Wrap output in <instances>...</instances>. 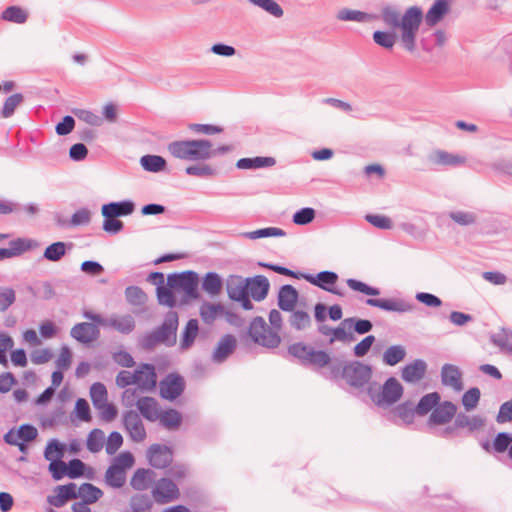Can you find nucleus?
I'll return each instance as SVG.
<instances>
[{"label":"nucleus","instance_id":"f257e3e1","mask_svg":"<svg viewBox=\"0 0 512 512\" xmlns=\"http://www.w3.org/2000/svg\"><path fill=\"white\" fill-rule=\"evenodd\" d=\"M287 353L301 366L320 371L328 367L323 376L329 380L343 379L355 394L364 402H372L378 407H384V384L371 381L372 368L358 360L332 363L330 354L318 350L304 342H295L288 346Z\"/></svg>","mask_w":512,"mask_h":512},{"label":"nucleus","instance_id":"f03ea898","mask_svg":"<svg viewBox=\"0 0 512 512\" xmlns=\"http://www.w3.org/2000/svg\"><path fill=\"white\" fill-rule=\"evenodd\" d=\"M386 25L394 28V33L386 32V49L397 46L410 55L418 52L417 37L423 22V10L419 6L408 7L403 14L393 6H386Z\"/></svg>","mask_w":512,"mask_h":512},{"label":"nucleus","instance_id":"7ed1b4c3","mask_svg":"<svg viewBox=\"0 0 512 512\" xmlns=\"http://www.w3.org/2000/svg\"><path fill=\"white\" fill-rule=\"evenodd\" d=\"M178 326V313L169 310L158 327L142 336L140 346L147 351H152L158 344H164L167 347L174 346L177 342Z\"/></svg>","mask_w":512,"mask_h":512},{"label":"nucleus","instance_id":"20e7f679","mask_svg":"<svg viewBox=\"0 0 512 512\" xmlns=\"http://www.w3.org/2000/svg\"><path fill=\"white\" fill-rule=\"evenodd\" d=\"M199 275L193 270L183 272H174L167 275V285L171 289V295L181 294V304H188L192 300L200 297Z\"/></svg>","mask_w":512,"mask_h":512},{"label":"nucleus","instance_id":"39448f33","mask_svg":"<svg viewBox=\"0 0 512 512\" xmlns=\"http://www.w3.org/2000/svg\"><path fill=\"white\" fill-rule=\"evenodd\" d=\"M209 147L204 139L177 140L168 144L169 153L177 159L188 161L208 160L206 149Z\"/></svg>","mask_w":512,"mask_h":512},{"label":"nucleus","instance_id":"423d86ee","mask_svg":"<svg viewBox=\"0 0 512 512\" xmlns=\"http://www.w3.org/2000/svg\"><path fill=\"white\" fill-rule=\"evenodd\" d=\"M135 459L131 452L123 451L116 456L105 472V482L108 486L118 489L126 482V470L134 465Z\"/></svg>","mask_w":512,"mask_h":512},{"label":"nucleus","instance_id":"0eeeda50","mask_svg":"<svg viewBox=\"0 0 512 512\" xmlns=\"http://www.w3.org/2000/svg\"><path fill=\"white\" fill-rule=\"evenodd\" d=\"M248 335L254 343L266 348H276L281 342L278 332L269 328L260 316L253 318L250 322Z\"/></svg>","mask_w":512,"mask_h":512},{"label":"nucleus","instance_id":"6e6552de","mask_svg":"<svg viewBox=\"0 0 512 512\" xmlns=\"http://www.w3.org/2000/svg\"><path fill=\"white\" fill-rule=\"evenodd\" d=\"M302 279L310 284L337 296H343V292L335 287L339 276L334 271H321L316 275L310 273L301 274Z\"/></svg>","mask_w":512,"mask_h":512},{"label":"nucleus","instance_id":"1a4fd4ad","mask_svg":"<svg viewBox=\"0 0 512 512\" xmlns=\"http://www.w3.org/2000/svg\"><path fill=\"white\" fill-rule=\"evenodd\" d=\"M160 396L173 401L182 395L185 389L184 378L177 373H170L160 381Z\"/></svg>","mask_w":512,"mask_h":512},{"label":"nucleus","instance_id":"9d476101","mask_svg":"<svg viewBox=\"0 0 512 512\" xmlns=\"http://www.w3.org/2000/svg\"><path fill=\"white\" fill-rule=\"evenodd\" d=\"M57 447L59 449V441L57 439H50L46 445L44 451V457L47 461H50L48 470L51 473L52 478L55 481L61 480L64 476H67V464L61 460L62 453L59 451L57 455H51V448Z\"/></svg>","mask_w":512,"mask_h":512},{"label":"nucleus","instance_id":"9b49d317","mask_svg":"<svg viewBox=\"0 0 512 512\" xmlns=\"http://www.w3.org/2000/svg\"><path fill=\"white\" fill-rule=\"evenodd\" d=\"M147 280L156 286L157 300L160 305L171 309L176 306V297L171 295V289L167 284L165 285V278L162 272H151Z\"/></svg>","mask_w":512,"mask_h":512},{"label":"nucleus","instance_id":"f8f14e48","mask_svg":"<svg viewBox=\"0 0 512 512\" xmlns=\"http://www.w3.org/2000/svg\"><path fill=\"white\" fill-rule=\"evenodd\" d=\"M147 458L152 467L165 469L173 461V452L169 446L155 443L147 449Z\"/></svg>","mask_w":512,"mask_h":512},{"label":"nucleus","instance_id":"ddd939ff","mask_svg":"<svg viewBox=\"0 0 512 512\" xmlns=\"http://www.w3.org/2000/svg\"><path fill=\"white\" fill-rule=\"evenodd\" d=\"M152 495L159 504H166L180 496L179 488L170 478H161L152 490Z\"/></svg>","mask_w":512,"mask_h":512},{"label":"nucleus","instance_id":"4468645a","mask_svg":"<svg viewBox=\"0 0 512 512\" xmlns=\"http://www.w3.org/2000/svg\"><path fill=\"white\" fill-rule=\"evenodd\" d=\"M122 422L133 441L142 442L146 438L145 427L137 412L134 410L125 411L123 413Z\"/></svg>","mask_w":512,"mask_h":512},{"label":"nucleus","instance_id":"2eb2a0df","mask_svg":"<svg viewBox=\"0 0 512 512\" xmlns=\"http://www.w3.org/2000/svg\"><path fill=\"white\" fill-rule=\"evenodd\" d=\"M454 0H435L428 11L423 13V21L428 27H434L440 23L451 10Z\"/></svg>","mask_w":512,"mask_h":512},{"label":"nucleus","instance_id":"dca6fc26","mask_svg":"<svg viewBox=\"0 0 512 512\" xmlns=\"http://www.w3.org/2000/svg\"><path fill=\"white\" fill-rule=\"evenodd\" d=\"M70 335L78 342L88 344L99 338L100 330L98 326L93 323L81 322L72 327Z\"/></svg>","mask_w":512,"mask_h":512},{"label":"nucleus","instance_id":"f3484780","mask_svg":"<svg viewBox=\"0 0 512 512\" xmlns=\"http://www.w3.org/2000/svg\"><path fill=\"white\" fill-rule=\"evenodd\" d=\"M248 295L255 301L264 300L270 290V283L264 275L247 277Z\"/></svg>","mask_w":512,"mask_h":512},{"label":"nucleus","instance_id":"a211bd4d","mask_svg":"<svg viewBox=\"0 0 512 512\" xmlns=\"http://www.w3.org/2000/svg\"><path fill=\"white\" fill-rule=\"evenodd\" d=\"M457 407L450 401L438 403L429 417V424L443 425L455 416Z\"/></svg>","mask_w":512,"mask_h":512},{"label":"nucleus","instance_id":"6ab92c4d","mask_svg":"<svg viewBox=\"0 0 512 512\" xmlns=\"http://www.w3.org/2000/svg\"><path fill=\"white\" fill-rule=\"evenodd\" d=\"M299 293L297 289L290 285H282L278 292L277 304L280 310L292 312L298 302Z\"/></svg>","mask_w":512,"mask_h":512},{"label":"nucleus","instance_id":"aec40b11","mask_svg":"<svg viewBox=\"0 0 512 512\" xmlns=\"http://www.w3.org/2000/svg\"><path fill=\"white\" fill-rule=\"evenodd\" d=\"M429 163L436 166H461L466 163V158L452 154L444 150H434L428 155Z\"/></svg>","mask_w":512,"mask_h":512},{"label":"nucleus","instance_id":"412c9836","mask_svg":"<svg viewBox=\"0 0 512 512\" xmlns=\"http://www.w3.org/2000/svg\"><path fill=\"white\" fill-rule=\"evenodd\" d=\"M9 248H0V261L19 256L37 246V242L31 239L17 238L10 241Z\"/></svg>","mask_w":512,"mask_h":512},{"label":"nucleus","instance_id":"4be33fe9","mask_svg":"<svg viewBox=\"0 0 512 512\" xmlns=\"http://www.w3.org/2000/svg\"><path fill=\"white\" fill-rule=\"evenodd\" d=\"M237 341L236 338L231 334H225L217 343L213 354L212 360L215 363H222L229 355H231L236 349Z\"/></svg>","mask_w":512,"mask_h":512},{"label":"nucleus","instance_id":"5701e85b","mask_svg":"<svg viewBox=\"0 0 512 512\" xmlns=\"http://www.w3.org/2000/svg\"><path fill=\"white\" fill-rule=\"evenodd\" d=\"M134 210L135 203L133 201L122 200L102 205L101 213H105L110 218H118L131 215Z\"/></svg>","mask_w":512,"mask_h":512},{"label":"nucleus","instance_id":"b1692460","mask_svg":"<svg viewBox=\"0 0 512 512\" xmlns=\"http://www.w3.org/2000/svg\"><path fill=\"white\" fill-rule=\"evenodd\" d=\"M21 211L29 216H35L39 213L40 209L38 205L34 203L21 205L20 203L8 199H0V215L18 214Z\"/></svg>","mask_w":512,"mask_h":512},{"label":"nucleus","instance_id":"393cba45","mask_svg":"<svg viewBox=\"0 0 512 512\" xmlns=\"http://www.w3.org/2000/svg\"><path fill=\"white\" fill-rule=\"evenodd\" d=\"M441 381L443 385L449 386L457 392L463 389L462 373L455 365H443L441 369Z\"/></svg>","mask_w":512,"mask_h":512},{"label":"nucleus","instance_id":"a878e982","mask_svg":"<svg viewBox=\"0 0 512 512\" xmlns=\"http://www.w3.org/2000/svg\"><path fill=\"white\" fill-rule=\"evenodd\" d=\"M484 426V420L480 416H468L464 413H459L456 416L454 426L448 427L444 430V434H451L456 428H467L470 432L479 430Z\"/></svg>","mask_w":512,"mask_h":512},{"label":"nucleus","instance_id":"bb28decb","mask_svg":"<svg viewBox=\"0 0 512 512\" xmlns=\"http://www.w3.org/2000/svg\"><path fill=\"white\" fill-rule=\"evenodd\" d=\"M427 364L422 359H416L402 369V379L407 383H417L423 379Z\"/></svg>","mask_w":512,"mask_h":512},{"label":"nucleus","instance_id":"cd10ccee","mask_svg":"<svg viewBox=\"0 0 512 512\" xmlns=\"http://www.w3.org/2000/svg\"><path fill=\"white\" fill-rule=\"evenodd\" d=\"M226 291L232 301L248 295L247 278L239 275H230L226 280Z\"/></svg>","mask_w":512,"mask_h":512},{"label":"nucleus","instance_id":"c85d7f7f","mask_svg":"<svg viewBox=\"0 0 512 512\" xmlns=\"http://www.w3.org/2000/svg\"><path fill=\"white\" fill-rule=\"evenodd\" d=\"M155 472L151 469L138 468L130 479V486L136 491L147 490L155 481Z\"/></svg>","mask_w":512,"mask_h":512},{"label":"nucleus","instance_id":"c756f323","mask_svg":"<svg viewBox=\"0 0 512 512\" xmlns=\"http://www.w3.org/2000/svg\"><path fill=\"white\" fill-rule=\"evenodd\" d=\"M199 333V322L197 319H189L183 328L180 336L179 348L182 351L190 349Z\"/></svg>","mask_w":512,"mask_h":512},{"label":"nucleus","instance_id":"7c9ffc66","mask_svg":"<svg viewBox=\"0 0 512 512\" xmlns=\"http://www.w3.org/2000/svg\"><path fill=\"white\" fill-rule=\"evenodd\" d=\"M136 406L146 420L153 422L159 418L158 402L155 398L142 397L136 401Z\"/></svg>","mask_w":512,"mask_h":512},{"label":"nucleus","instance_id":"2f4dec72","mask_svg":"<svg viewBox=\"0 0 512 512\" xmlns=\"http://www.w3.org/2000/svg\"><path fill=\"white\" fill-rule=\"evenodd\" d=\"M72 247L73 243L71 242H53L45 248L43 258L50 262H59Z\"/></svg>","mask_w":512,"mask_h":512},{"label":"nucleus","instance_id":"473e14b6","mask_svg":"<svg viewBox=\"0 0 512 512\" xmlns=\"http://www.w3.org/2000/svg\"><path fill=\"white\" fill-rule=\"evenodd\" d=\"M136 370L145 371L142 375V382H135L142 391H151L157 385V374L155 367L150 363L141 364Z\"/></svg>","mask_w":512,"mask_h":512},{"label":"nucleus","instance_id":"72a5a7b5","mask_svg":"<svg viewBox=\"0 0 512 512\" xmlns=\"http://www.w3.org/2000/svg\"><path fill=\"white\" fill-rule=\"evenodd\" d=\"M106 326H110L122 334H130L135 329V320L132 315L127 314L121 317L111 316L106 321Z\"/></svg>","mask_w":512,"mask_h":512},{"label":"nucleus","instance_id":"f704fd0d","mask_svg":"<svg viewBox=\"0 0 512 512\" xmlns=\"http://www.w3.org/2000/svg\"><path fill=\"white\" fill-rule=\"evenodd\" d=\"M276 164L274 157L257 156L253 158H241L236 162L238 169H259L265 167H272Z\"/></svg>","mask_w":512,"mask_h":512},{"label":"nucleus","instance_id":"c9c22d12","mask_svg":"<svg viewBox=\"0 0 512 512\" xmlns=\"http://www.w3.org/2000/svg\"><path fill=\"white\" fill-rule=\"evenodd\" d=\"M337 19L341 21H356L361 23H368L378 19V16L375 14L366 13L359 10L343 8L338 11Z\"/></svg>","mask_w":512,"mask_h":512},{"label":"nucleus","instance_id":"e433bc0d","mask_svg":"<svg viewBox=\"0 0 512 512\" xmlns=\"http://www.w3.org/2000/svg\"><path fill=\"white\" fill-rule=\"evenodd\" d=\"M341 324L347 326V328L354 333L364 335L370 332L373 328V324L368 319H361L358 317H349L344 319Z\"/></svg>","mask_w":512,"mask_h":512},{"label":"nucleus","instance_id":"4c0bfd02","mask_svg":"<svg viewBox=\"0 0 512 512\" xmlns=\"http://www.w3.org/2000/svg\"><path fill=\"white\" fill-rule=\"evenodd\" d=\"M78 494L82 501L93 504L102 498L104 493L99 487L85 482L79 486Z\"/></svg>","mask_w":512,"mask_h":512},{"label":"nucleus","instance_id":"58836bf2","mask_svg":"<svg viewBox=\"0 0 512 512\" xmlns=\"http://www.w3.org/2000/svg\"><path fill=\"white\" fill-rule=\"evenodd\" d=\"M0 18L16 24H24L28 19V13L20 6H9L2 11Z\"/></svg>","mask_w":512,"mask_h":512},{"label":"nucleus","instance_id":"ea45409f","mask_svg":"<svg viewBox=\"0 0 512 512\" xmlns=\"http://www.w3.org/2000/svg\"><path fill=\"white\" fill-rule=\"evenodd\" d=\"M223 286V281L220 275L216 272H208L205 274L202 281V289L210 295H217L220 293Z\"/></svg>","mask_w":512,"mask_h":512},{"label":"nucleus","instance_id":"a19ab883","mask_svg":"<svg viewBox=\"0 0 512 512\" xmlns=\"http://www.w3.org/2000/svg\"><path fill=\"white\" fill-rule=\"evenodd\" d=\"M416 413V408L413 407L412 403L406 402L395 409L392 410L391 414L394 420L397 422L398 420L405 423L410 424L413 422L414 416Z\"/></svg>","mask_w":512,"mask_h":512},{"label":"nucleus","instance_id":"79ce46f5","mask_svg":"<svg viewBox=\"0 0 512 512\" xmlns=\"http://www.w3.org/2000/svg\"><path fill=\"white\" fill-rule=\"evenodd\" d=\"M141 166L148 172H160L166 168V160L159 155H144L140 159Z\"/></svg>","mask_w":512,"mask_h":512},{"label":"nucleus","instance_id":"37998d69","mask_svg":"<svg viewBox=\"0 0 512 512\" xmlns=\"http://www.w3.org/2000/svg\"><path fill=\"white\" fill-rule=\"evenodd\" d=\"M160 424L168 430H174L180 427L182 415L176 409H169L159 415Z\"/></svg>","mask_w":512,"mask_h":512},{"label":"nucleus","instance_id":"c03bdc74","mask_svg":"<svg viewBox=\"0 0 512 512\" xmlns=\"http://www.w3.org/2000/svg\"><path fill=\"white\" fill-rule=\"evenodd\" d=\"M132 512H150L153 507V501L147 494H135L129 502Z\"/></svg>","mask_w":512,"mask_h":512},{"label":"nucleus","instance_id":"a18cd8bd","mask_svg":"<svg viewBox=\"0 0 512 512\" xmlns=\"http://www.w3.org/2000/svg\"><path fill=\"white\" fill-rule=\"evenodd\" d=\"M439 401H440V395L437 392H432V393L424 395L420 399L418 405L415 407L416 413L421 416L426 415L432 409L434 410V408L437 406Z\"/></svg>","mask_w":512,"mask_h":512},{"label":"nucleus","instance_id":"49530a36","mask_svg":"<svg viewBox=\"0 0 512 512\" xmlns=\"http://www.w3.org/2000/svg\"><path fill=\"white\" fill-rule=\"evenodd\" d=\"M225 312L224 305L205 303L200 308V316L206 324H211L216 319L218 314Z\"/></svg>","mask_w":512,"mask_h":512},{"label":"nucleus","instance_id":"de8ad7c7","mask_svg":"<svg viewBox=\"0 0 512 512\" xmlns=\"http://www.w3.org/2000/svg\"><path fill=\"white\" fill-rule=\"evenodd\" d=\"M145 371L135 370L131 373L127 370L120 371L116 376V385L120 388H126L129 385L135 384V382H142V375Z\"/></svg>","mask_w":512,"mask_h":512},{"label":"nucleus","instance_id":"09e8293b","mask_svg":"<svg viewBox=\"0 0 512 512\" xmlns=\"http://www.w3.org/2000/svg\"><path fill=\"white\" fill-rule=\"evenodd\" d=\"M289 324L295 330L302 331L311 325V317L306 311L293 310L289 317Z\"/></svg>","mask_w":512,"mask_h":512},{"label":"nucleus","instance_id":"8fccbe9b","mask_svg":"<svg viewBox=\"0 0 512 512\" xmlns=\"http://www.w3.org/2000/svg\"><path fill=\"white\" fill-rule=\"evenodd\" d=\"M244 237L255 240L260 238H266V237H283L286 235V232L278 227H266L257 229L254 231L246 232L243 234Z\"/></svg>","mask_w":512,"mask_h":512},{"label":"nucleus","instance_id":"3c124183","mask_svg":"<svg viewBox=\"0 0 512 512\" xmlns=\"http://www.w3.org/2000/svg\"><path fill=\"white\" fill-rule=\"evenodd\" d=\"M104 439V432L101 429L95 428L91 430L86 441L87 449L91 453L100 452L104 445Z\"/></svg>","mask_w":512,"mask_h":512},{"label":"nucleus","instance_id":"603ef678","mask_svg":"<svg viewBox=\"0 0 512 512\" xmlns=\"http://www.w3.org/2000/svg\"><path fill=\"white\" fill-rule=\"evenodd\" d=\"M403 394V387L393 377L386 380V404L395 403Z\"/></svg>","mask_w":512,"mask_h":512},{"label":"nucleus","instance_id":"864d4df0","mask_svg":"<svg viewBox=\"0 0 512 512\" xmlns=\"http://www.w3.org/2000/svg\"><path fill=\"white\" fill-rule=\"evenodd\" d=\"M431 37L433 39V45H431L427 40H421V47L426 52H431L434 47L442 48L446 45L448 41L447 33L442 29L435 30Z\"/></svg>","mask_w":512,"mask_h":512},{"label":"nucleus","instance_id":"5fc2aeb1","mask_svg":"<svg viewBox=\"0 0 512 512\" xmlns=\"http://www.w3.org/2000/svg\"><path fill=\"white\" fill-rule=\"evenodd\" d=\"M448 216L460 226H470L477 222V215L471 211L456 210L449 212Z\"/></svg>","mask_w":512,"mask_h":512},{"label":"nucleus","instance_id":"6e6d98bb","mask_svg":"<svg viewBox=\"0 0 512 512\" xmlns=\"http://www.w3.org/2000/svg\"><path fill=\"white\" fill-rule=\"evenodd\" d=\"M185 173L199 178H210L217 174V170L208 164H196L186 167Z\"/></svg>","mask_w":512,"mask_h":512},{"label":"nucleus","instance_id":"4d7b16f0","mask_svg":"<svg viewBox=\"0 0 512 512\" xmlns=\"http://www.w3.org/2000/svg\"><path fill=\"white\" fill-rule=\"evenodd\" d=\"M254 6L263 9L270 15L280 18L283 16L284 11L282 7L274 0H248Z\"/></svg>","mask_w":512,"mask_h":512},{"label":"nucleus","instance_id":"13d9d810","mask_svg":"<svg viewBox=\"0 0 512 512\" xmlns=\"http://www.w3.org/2000/svg\"><path fill=\"white\" fill-rule=\"evenodd\" d=\"M125 298L128 303L134 306H140L147 301L146 293L138 286H128L125 289Z\"/></svg>","mask_w":512,"mask_h":512},{"label":"nucleus","instance_id":"bf43d9fd","mask_svg":"<svg viewBox=\"0 0 512 512\" xmlns=\"http://www.w3.org/2000/svg\"><path fill=\"white\" fill-rule=\"evenodd\" d=\"M107 389L101 382H95L90 387V397L94 407L107 401Z\"/></svg>","mask_w":512,"mask_h":512},{"label":"nucleus","instance_id":"052dcab7","mask_svg":"<svg viewBox=\"0 0 512 512\" xmlns=\"http://www.w3.org/2000/svg\"><path fill=\"white\" fill-rule=\"evenodd\" d=\"M346 283L350 289H352L353 291L362 293L364 295H368V296L380 295L379 289L372 287L360 280H357L354 278H349L346 280Z\"/></svg>","mask_w":512,"mask_h":512},{"label":"nucleus","instance_id":"680f3d73","mask_svg":"<svg viewBox=\"0 0 512 512\" xmlns=\"http://www.w3.org/2000/svg\"><path fill=\"white\" fill-rule=\"evenodd\" d=\"M347 326H343L341 323L338 327L332 329V335L329 339V344H333L335 341L343 343H351L356 340L355 335L351 331H346Z\"/></svg>","mask_w":512,"mask_h":512},{"label":"nucleus","instance_id":"e2e57ef3","mask_svg":"<svg viewBox=\"0 0 512 512\" xmlns=\"http://www.w3.org/2000/svg\"><path fill=\"white\" fill-rule=\"evenodd\" d=\"M406 356V350L402 345H393L386 349V364L396 365Z\"/></svg>","mask_w":512,"mask_h":512},{"label":"nucleus","instance_id":"0e129e2a","mask_svg":"<svg viewBox=\"0 0 512 512\" xmlns=\"http://www.w3.org/2000/svg\"><path fill=\"white\" fill-rule=\"evenodd\" d=\"M480 390L477 387L470 388L466 391L462 396V404L466 411H471L475 409L480 400Z\"/></svg>","mask_w":512,"mask_h":512},{"label":"nucleus","instance_id":"69168bd1","mask_svg":"<svg viewBox=\"0 0 512 512\" xmlns=\"http://www.w3.org/2000/svg\"><path fill=\"white\" fill-rule=\"evenodd\" d=\"M24 100V97L21 93H15L9 96L3 105L2 109V116L4 118H9L14 114V111L16 107L22 103Z\"/></svg>","mask_w":512,"mask_h":512},{"label":"nucleus","instance_id":"338daca9","mask_svg":"<svg viewBox=\"0 0 512 512\" xmlns=\"http://www.w3.org/2000/svg\"><path fill=\"white\" fill-rule=\"evenodd\" d=\"M315 214H316V212L313 208L304 207V208L297 210L294 213L292 220L297 225H301V226L307 225L314 220Z\"/></svg>","mask_w":512,"mask_h":512},{"label":"nucleus","instance_id":"774afa93","mask_svg":"<svg viewBox=\"0 0 512 512\" xmlns=\"http://www.w3.org/2000/svg\"><path fill=\"white\" fill-rule=\"evenodd\" d=\"M67 468V477L70 479H77L84 475L87 470V465L78 458H74L66 463Z\"/></svg>","mask_w":512,"mask_h":512}]
</instances>
